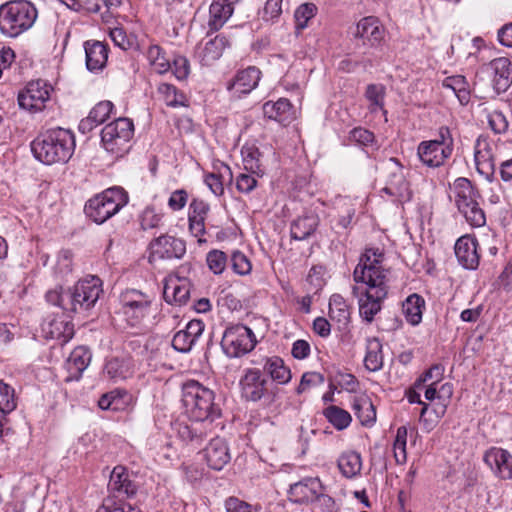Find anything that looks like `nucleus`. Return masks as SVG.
Instances as JSON below:
<instances>
[{
    "instance_id": "obj_1",
    "label": "nucleus",
    "mask_w": 512,
    "mask_h": 512,
    "mask_svg": "<svg viewBox=\"0 0 512 512\" xmlns=\"http://www.w3.org/2000/svg\"><path fill=\"white\" fill-rule=\"evenodd\" d=\"M384 253L366 248L353 271L352 295L358 301L359 315L370 324L381 311L390 288V271L383 266Z\"/></svg>"
},
{
    "instance_id": "obj_2",
    "label": "nucleus",
    "mask_w": 512,
    "mask_h": 512,
    "mask_svg": "<svg viewBox=\"0 0 512 512\" xmlns=\"http://www.w3.org/2000/svg\"><path fill=\"white\" fill-rule=\"evenodd\" d=\"M103 293L102 281L97 276L79 280L73 287L56 286L45 294L47 303L69 313H84L91 310Z\"/></svg>"
},
{
    "instance_id": "obj_3",
    "label": "nucleus",
    "mask_w": 512,
    "mask_h": 512,
    "mask_svg": "<svg viewBox=\"0 0 512 512\" xmlns=\"http://www.w3.org/2000/svg\"><path fill=\"white\" fill-rule=\"evenodd\" d=\"M214 400V391L198 381L189 380L182 385V406L184 413L192 421L213 422L218 419L221 408Z\"/></svg>"
},
{
    "instance_id": "obj_4",
    "label": "nucleus",
    "mask_w": 512,
    "mask_h": 512,
    "mask_svg": "<svg viewBox=\"0 0 512 512\" xmlns=\"http://www.w3.org/2000/svg\"><path fill=\"white\" fill-rule=\"evenodd\" d=\"M74 150V134L60 127L41 132L34 139V158L46 165L67 162Z\"/></svg>"
},
{
    "instance_id": "obj_5",
    "label": "nucleus",
    "mask_w": 512,
    "mask_h": 512,
    "mask_svg": "<svg viewBox=\"0 0 512 512\" xmlns=\"http://www.w3.org/2000/svg\"><path fill=\"white\" fill-rule=\"evenodd\" d=\"M128 200V194L122 187H112L91 198L84 211L95 223L102 224L127 205Z\"/></svg>"
},
{
    "instance_id": "obj_6",
    "label": "nucleus",
    "mask_w": 512,
    "mask_h": 512,
    "mask_svg": "<svg viewBox=\"0 0 512 512\" xmlns=\"http://www.w3.org/2000/svg\"><path fill=\"white\" fill-rule=\"evenodd\" d=\"M455 204L459 212L472 227H482L486 223L485 213L480 208L478 192L467 178H457L452 186Z\"/></svg>"
},
{
    "instance_id": "obj_7",
    "label": "nucleus",
    "mask_w": 512,
    "mask_h": 512,
    "mask_svg": "<svg viewBox=\"0 0 512 512\" xmlns=\"http://www.w3.org/2000/svg\"><path fill=\"white\" fill-rule=\"evenodd\" d=\"M32 5L25 0H14L0 6V30L16 37L32 27Z\"/></svg>"
},
{
    "instance_id": "obj_8",
    "label": "nucleus",
    "mask_w": 512,
    "mask_h": 512,
    "mask_svg": "<svg viewBox=\"0 0 512 512\" xmlns=\"http://www.w3.org/2000/svg\"><path fill=\"white\" fill-rule=\"evenodd\" d=\"M134 135V124L129 118L119 117L107 124L101 131L103 148L115 157H121L129 150Z\"/></svg>"
},
{
    "instance_id": "obj_9",
    "label": "nucleus",
    "mask_w": 512,
    "mask_h": 512,
    "mask_svg": "<svg viewBox=\"0 0 512 512\" xmlns=\"http://www.w3.org/2000/svg\"><path fill=\"white\" fill-rule=\"evenodd\" d=\"M256 345L253 330L243 324L227 327L221 339L223 353L229 358H240L250 353Z\"/></svg>"
},
{
    "instance_id": "obj_10",
    "label": "nucleus",
    "mask_w": 512,
    "mask_h": 512,
    "mask_svg": "<svg viewBox=\"0 0 512 512\" xmlns=\"http://www.w3.org/2000/svg\"><path fill=\"white\" fill-rule=\"evenodd\" d=\"M271 381L258 368H246L239 380L240 395L247 402L270 400Z\"/></svg>"
},
{
    "instance_id": "obj_11",
    "label": "nucleus",
    "mask_w": 512,
    "mask_h": 512,
    "mask_svg": "<svg viewBox=\"0 0 512 512\" xmlns=\"http://www.w3.org/2000/svg\"><path fill=\"white\" fill-rule=\"evenodd\" d=\"M153 297L136 289H128L120 296L121 313L127 323L134 327L139 325L150 313Z\"/></svg>"
},
{
    "instance_id": "obj_12",
    "label": "nucleus",
    "mask_w": 512,
    "mask_h": 512,
    "mask_svg": "<svg viewBox=\"0 0 512 512\" xmlns=\"http://www.w3.org/2000/svg\"><path fill=\"white\" fill-rule=\"evenodd\" d=\"M382 170L385 178V186L382 191L393 197L396 201H409L412 192L401 163L396 158H389L383 163Z\"/></svg>"
},
{
    "instance_id": "obj_13",
    "label": "nucleus",
    "mask_w": 512,
    "mask_h": 512,
    "mask_svg": "<svg viewBox=\"0 0 512 512\" xmlns=\"http://www.w3.org/2000/svg\"><path fill=\"white\" fill-rule=\"evenodd\" d=\"M482 72L491 78L497 94L506 92L512 85V63L507 57L493 59L483 67Z\"/></svg>"
},
{
    "instance_id": "obj_14",
    "label": "nucleus",
    "mask_w": 512,
    "mask_h": 512,
    "mask_svg": "<svg viewBox=\"0 0 512 512\" xmlns=\"http://www.w3.org/2000/svg\"><path fill=\"white\" fill-rule=\"evenodd\" d=\"M289 495L296 503L314 502L321 498L331 500L323 494V487L318 478H305L302 481L290 485Z\"/></svg>"
},
{
    "instance_id": "obj_15",
    "label": "nucleus",
    "mask_w": 512,
    "mask_h": 512,
    "mask_svg": "<svg viewBox=\"0 0 512 512\" xmlns=\"http://www.w3.org/2000/svg\"><path fill=\"white\" fill-rule=\"evenodd\" d=\"M151 256L159 259H180L186 252L185 242L171 235H161L151 244Z\"/></svg>"
},
{
    "instance_id": "obj_16",
    "label": "nucleus",
    "mask_w": 512,
    "mask_h": 512,
    "mask_svg": "<svg viewBox=\"0 0 512 512\" xmlns=\"http://www.w3.org/2000/svg\"><path fill=\"white\" fill-rule=\"evenodd\" d=\"M261 78V71L252 66L242 71H239L234 79L227 83V90L230 92L231 97L241 98L243 95L249 94L254 90Z\"/></svg>"
},
{
    "instance_id": "obj_17",
    "label": "nucleus",
    "mask_w": 512,
    "mask_h": 512,
    "mask_svg": "<svg viewBox=\"0 0 512 512\" xmlns=\"http://www.w3.org/2000/svg\"><path fill=\"white\" fill-rule=\"evenodd\" d=\"M474 159L479 174L491 181L495 172L493 145L487 138L478 137L474 147Z\"/></svg>"
},
{
    "instance_id": "obj_18",
    "label": "nucleus",
    "mask_w": 512,
    "mask_h": 512,
    "mask_svg": "<svg viewBox=\"0 0 512 512\" xmlns=\"http://www.w3.org/2000/svg\"><path fill=\"white\" fill-rule=\"evenodd\" d=\"M354 36L355 38L361 39L363 44H368L371 47H377L384 40L385 29L378 18L374 16H367L357 23Z\"/></svg>"
},
{
    "instance_id": "obj_19",
    "label": "nucleus",
    "mask_w": 512,
    "mask_h": 512,
    "mask_svg": "<svg viewBox=\"0 0 512 512\" xmlns=\"http://www.w3.org/2000/svg\"><path fill=\"white\" fill-rule=\"evenodd\" d=\"M484 462L497 477L504 480L512 479V455L507 450L490 448L484 454Z\"/></svg>"
},
{
    "instance_id": "obj_20",
    "label": "nucleus",
    "mask_w": 512,
    "mask_h": 512,
    "mask_svg": "<svg viewBox=\"0 0 512 512\" xmlns=\"http://www.w3.org/2000/svg\"><path fill=\"white\" fill-rule=\"evenodd\" d=\"M207 465L216 471L222 470L231 460L227 442L220 437L210 440L204 449Z\"/></svg>"
},
{
    "instance_id": "obj_21",
    "label": "nucleus",
    "mask_w": 512,
    "mask_h": 512,
    "mask_svg": "<svg viewBox=\"0 0 512 512\" xmlns=\"http://www.w3.org/2000/svg\"><path fill=\"white\" fill-rule=\"evenodd\" d=\"M204 323L201 320H191L185 329L178 331L173 339L172 346L181 353L189 352L204 331Z\"/></svg>"
},
{
    "instance_id": "obj_22",
    "label": "nucleus",
    "mask_w": 512,
    "mask_h": 512,
    "mask_svg": "<svg viewBox=\"0 0 512 512\" xmlns=\"http://www.w3.org/2000/svg\"><path fill=\"white\" fill-rule=\"evenodd\" d=\"M417 154L423 164L428 167H440L452 155L447 147L439 146L437 141H422L418 145Z\"/></svg>"
},
{
    "instance_id": "obj_23",
    "label": "nucleus",
    "mask_w": 512,
    "mask_h": 512,
    "mask_svg": "<svg viewBox=\"0 0 512 512\" xmlns=\"http://www.w3.org/2000/svg\"><path fill=\"white\" fill-rule=\"evenodd\" d=\"M478 242L470 236H462L455 243V255L466 269L474 270L479 265Z\"/></svg>"
},
{
    "instance_id": "obj_24",
    "label": "nucleus",
    "mask_w": 512,
    "mask_h": 512,
    "mask_svg": "<svg viewBox=\"0 0 512 512\" xmlns=\"http://www.w3.org/2000/svg\"><path fill=\"white\" fill-rule=\"evenodd\" d=\"M86 67L90 72L101 71L108 60V45L97 40L84 42Z\"/></svg>"
},
{
    "instance_id": "obj_25",
    "label": "nucleus",
    "mask_w": 512,
    "mask_h": 512,
    "mask_svg": "<svg viewBox=\"0 0 512 512\" xmlns=\"http://www.w3.org/2000/svg\"><path fill=\"white\" fill-rule=\"evenodd\" d=\"M191 287L186 278H170L164 285L163 297L167 303L185 305L190 298Z\"/></svg>"
},
{
    "instance_id": "obj_26",
    "label": "nucleus",
    "mask_w": 512,
    "mask_h": 512,
    "mask_svg": "<svg viewBox=\"0 0 512 512\" xmlns=\"http://www.w3.org/2000/svg\"><path fill=\"white\" fill-rule=\"evenodd\" d=\"M46 338L56 339L61 344L67 343L74 336V326L62 317L46 319L41 325Z\"/></svg>"
},
{
    "instance_id": "obj_27",
    "label": "nucleus",
    "mask_w": 512,
    "mask_h": 512,
    "mask_svg": "<svg viewBox=\"0 0 512 512\" xmlns=\"http://www.w3.org/2000/svg\"><path fill=\"white\" fill-rule=\"evenodd\" d=\"M92 354L85 346L76 347L66 361V369L69 373L67 381L78 380L91 362Z\"/></svg>"
},
{
    "instance_id": "obj_28",
    "label": "nucleus",
    "mask_w": 512,
    "mask_h": 512,
    "mask_svg": "<svg viewBox=\"0 0 512 512\" xmlns=\"http://www.w3.org/2000/svg\"><path fill=\"white\" fill-rule=\"evenodd\" d=\"M263 113L265 117L283 125L290 123L294 118L292 104L286 98H280L276 102H266L263 105Z\"/></svg>"
},
{
    "instance_id": "obj_29",
    "label": "nucleus",
    "mask_w": 512,
    "mask_h": 512,
    "mask_svg": "<svg viewBox=\"0 0 512 512\" xmlns=\"http://www.w3.org/2000/svg\"><path fill=\"white\" fill-rule=\"evenodd\" d=\"M234 12V6L227 0H213L209 8V28L218 31Z\"/></svg>"
},
{
    "instance_id": "obj_30",
    "label": "nucleus",
    "mask_w": 512,
    "mask_h": 512,
    "mask_svg": "<svg viewBox=\"0 0 512 512\" xmlns=\"http://www.w3.org/2000/svg\"><path fill=\"white\" fill-rule=\"evenodd\" d=\"M261 371L278 384H286L291 380L290 369L285 365L283 359L278 356L264 358L263 370Z\"/></svg>"
},
{
    "instance_id": "obj_31",
    "label": "nucleus",
    "mask_w": 512,
    "mask_h": 512,
    "mask_svg": "<svg viewBox=\"0 0 512 512\" xmlns=\"http://www.w3.org/2000/svg\"><path fill=\"white\" fill-rule=\"evenodd\" d=\"M132 361L129 356H115L107 360L105 373L114 381L124 380L132 374Z\"/></svg>"
},
{
    "instance_id": "obj_32",
    "label": "nucleus",
    "mask_w": 512,
    "mask_h": 512,
    "mask_svg": "<svg viewBox=\"0 0 512 512\" xmlns=\"http://www.w3.org/2000/svg\"><path fill=\"white\" fill-rule=\"evenodd\" d=\"M352 409L361 425L371 427L376 421V409L371 399L362 395L355 397L352 403Z\"/></svg>"
},
{
    "instance_id": "obj_33",
    "label": "nucleus",
    "mask_w": 512,
    "mask_h": 512,
    "mask_svg": "<svg viewBox=\"0 0 512 512\" xmlns=\"http://www.w3.org/2000/svg\"><path fill=\"white\" fill-rule=\"evenodd\" d=\"M243 165L246 171L256 176H262L265 169L262 161V153L254 144H246L241 149Z\"/></svg>"
},
{
    "instance_id": "obj_34",
    "label": "nucleus",
    "mask_w": 512,
    "mask_h": 512,
    "mask_svg": "<svg viewBox=\"0 0 512 512\" xmlns=\"http://www.w3.org/2000/svg\"><path fill=\"white\" fill-rule=\"evenodd\" d=\"M228 46L229 41L224 35L220 34L215 36V38L205 43L200 53L201 62L204 65L212 64L222 56L223 51Z\"/></svg>"
},
{
    "instance_id": "obj_35",
    "label": "nucleus",
    "mask_w": 512,
    "mask_h": 512,
    "mask_svg": "<svg viewBox=\"0 0 512 512\" xmlns=\"http://www.w3.org/2000/svg\"><path fill=\"white\" fill-rule=\"evenodd\" d=\"M425 308V300L422 296L414 293L409 295L402 304V310L408 323L413 326L422 321V314Z\"/></svg>"
},
{
    "instance_id": "obj_36",
    "label": "nucleus",
    "mask_w": 512,
    "mask_h": 512,
    "mask_svg": "<svg viewBox=\"0 0 512 512\" xmlns=\"http://www.w3.org/2000/svg\"><path fill=\"white\" fill-rule=\"evenodd\" d=\"M341 474L346 478H354L361 473L362 458L360 453L346 451L340 455L337 461Z\"/></svg>"
},
{
    "instance_id": "obj_37",
    "label": "nucleus",
    "mask_w": 512,
    "mask_h": 512,
    "mask_svg": "<svg viewBox=\"0 0 512 512\" xmlns=\"http://www.w3.org/2000/svg\"><path fill=\"white\" fill-rule=\"evenodd\" d=\"M318 225V219L314 215L299 217L290 227V234L294 240H305L311 236Z\"/></svg>"
},
{
    "instance_id": "obj_38",
    "label": "nucleus",
    "mask_w": 512,
    "mask_h": 512,
    "mask_svg": "<svg viewBox=\"0 0 512 512\" xmlns=\"http://www.w3.org/2000/svg\"><path fill=\"white\" fill-rule=\"evenodd\" d=\"M366 369L377 372L383 367L382 344L378 338L367 340V351L364 358Z\"/></svg>"
},
{
    "instance_id": "obj_39",
    "label": "nucleus",
    "mask_w": 512,
    "mask_h": 512,
    "mask_svg": "<svg viewBox=\"0 0 512 512\" xmlns=\"http://www.w3.org/2000/svg\"><path fill=\"white\" fill-rule=\"evenodd\" d=\"M443 88L449 89L457 97L462 105L470 100V90L466 78L462 75L447 77L443 80Z\"/></svg>"
},
{
    "instance_id": "obj_40",
    "label": "nucleus",
    "mask_w": 512,
    "mask_h": 512,
    "mask_svg": "<svg viewBox=\"0 0 512 512\" xmlns=\"http://www.w3.org/2000/svg\"><path fill=\"white\" fill-rule=\"evenodd\" d=\"M329 316L332 320L346 325L350 319V310L340 294H333L329 300Z\"/></svg>"
},
{
    "instance_id": "obj_41",
    "label": "nucleus",
    "mask_w": 512,
    "mask_h": 512,
    "mask_svg": "<svg viewBox=\"0 0 512 512\" xmlns=\"http://www.w3.org/2000/svg\"><path fill=\"white\" fill-rule=\"evenodd\" d=\"M386 95V88L383 84H369L366 87L365 97L370 102L369 110L375 113L381 110L384 114L387 111L384 109V99Z\"/></svg>"
},
{
    "instance_id": "obj_42",
    "label": "nucleus",
    "mask_w": 512,
    "mask_h": 512,
    "mask_svg": "<svg viewBox=\"0 0 512 512\" xmlns=\"http://www.w3.org/2000/svg\"><path fill=\"white\" fill-rule=\"evenodd\" d=\"M150 66L156 73L163 74L167 72L171 65L165 57L162 48L158 45H150L146 52Z\"/></svg>"
},
{
    "instance_id": "obj_43",
    "label": "nucleus",
    "mask_w": 512,
    "mask_h": 512,
    "mask_svg": "<svg viewBox=\"0 0 512 512\" xmlns=\"http://www.w3.org/2000/svg\"><path fill=\"white\" fill-rule=\"evenodd\" d=\"M166 105L171 107L185 106L186 97L174 85L161 83L157 89Z\"/></svg>"
},
{
    "instance_id": "obj_44",
    "label": "nucleus",
    "mask_w": 512,
    "mask_h": 512,
    "mask_svg": "<svg viewBox=\"0 0 512 512\" xmlns=\"http://www.w3.org/2000/svg\"><path fill=\"white\" fill-rule=\"evenodd\" d=\"M323 413L327 420L337 430H343L347 428L352 421L350 413L338 406L331 405L327 407Z\"/></svg>"
},
{
    "instance_id": "obj_45",
    "label": "nucleus",
    "mask_w": 512,
    "mask_h": 512,
    "mask_svg": "<svg viewBox=\"0 0 512 512\" xmlns=\"http://www.w3.org/2000/svg\"><path fill=\"white\" fill-rule=\"evenodd\" d=\"M108 486L111 490L127 495L133 492L131 481L128 479L125 469L121 466L115 467L111 472Z\"/></svg>"
},
{
    "instance_id": "obj_46",
    "label": "nucleus",
    "mask_w": 512,
    "mask_h": 512,
    "mask_svg": "<svg viewBox=\"0 0 512 512\" xmlns=\"http://www.w3.org/2000/svg\"><path fill=\"white\" fill-rule=\"evenodd\" d=\"M51 92H53V87L47 81L41 79L34 81V112L45 108L44 103L50 100Z\"/></svg>"
},
{
    "instance_id": "obj_47",
    "label": "nucleus",
    "mask_w": 512,
    "mask_h": 512,
    "mask_svg": "<svg viewBox=\"0 0 512 512\" xmlns=\"http://www.w3.org/2000/svg\"><path fill=\"white\" fill-rule=\"evenodd\" d=\"M407 428L400 426L397 429L396 437L393 443L394 457L398 464H404L407 460Z\"/></svg>"
},
{
    "instance_id": "obj_48",
    "label": "nucleus",
    "mask_w": 512,
    "mask_h": 512,
    "mask_svg": "<svg viewBox=\"0 0 512 512\" xmlns=\"http://www.w3.org/2000/svg\"><path fill=\"white\" fill-rule=\"evenodd\" d=\"M316 13L317 7L315 4L304 3L300 5L294 13L296 28L298 30L306 28L309 20L312 19L316 15Z\"/></svg>"
},
{
    "instance_id": "obj_49",
    "label": "nucleus",
    "mask_w": 512,
    "mask_h": 512,
    "mask_svg": "<svg viewBox=\"0 0 512 512\" xmlns=\"http://www.w3.org/2000/svg\"><path fill=\"white\" fill-rule=\"evenodd\" d=\"M15 408L14 389L0 381V415L4 416Z\"/></svg>"
},
{
    "instance_id": "obj_50",
    "label": "nucleus",
    "mask_w": 512,
    "mask_h": 512,
    "mask_svg": "<svg viewBox=\"0 0 512 512\" xmlns=\"http://www.w3.org/2000/svg\"><path fill=\"white\" fill-rule=\"evenodd\" d=\"M206 262L214 274H221L227 264V256L223 251L212 250L207 253Z\"/></svg>"
},
{
    "instance_id": "obj_51",
    "label": "nucleus",
    "mask_w": 512,
    "mask_h": 512,
    "mask_svg": "<svg viewBox=\"0 0 512 512\" xmlns=\"http://www.w3.org/2000/svg\"><path fill=\"white\" fill-rule=\"evenodd\" d=\"M231 267L236 274L241 276L250 274L252 270V264L248 257L238 250L231 255Z\"/></svg>"
},
{
    "instance_id": "obj_52",
    "label": "nucleus",
    "mask_w": 512,
    "mask_h": 512,
    "mask_svg": "<svg viewBox=\"0 0 512 512\" xmlns=\"http://www.w3.org/2000/svg\"><path fill=\"white\" fill-rule=\"evenodd\" d=\"M113 108L114 105L111 101H101L91 109L89 113L90 119H93L96 124L100 125L109 118Z\"/></svg>"
},
{
    "instance_id": "obj_53",
    "label": "nucleus",
    "mask_w": 512,
    "mask_h": 512,
    "mask_svg": "<svg viewBox=\"0 0 512 512\" xmlns=\"http://www.w3.org/2000/svg\"><path fill=\"white\" fill-rule=\"evenodd\" d=\"M487 119L490 128L496 134H502L508 130L509 122L503 112L499 110H493L488 113Z\"/></svg>"
},
{
    "instance_id": "obj_54",
    "label": "nucleus",
    "mask_w": 512,
    "mask_h": 512,
    "mask_svg": "<svg viewBox=\"0 0 512 512\" xmlns=\"http://www.w3.org/2000/svg\"><path fill=\"white\" fill-rule=\"evenodd\" d=\"M112 401V411H123L130 406L132 396L124 389H114L110 395Z\"/></svg>"
},
{
    "instance_id": "obj_55",
    "label": "nucleus",
    "mask_w": 512,
    "mask_h": 512,
    "mask_svg": "<svg viewBox=\"0 0 512 512\" xmlns=\"http://www.w3.org/2000/svg\"><path fill=\"white\" fill-rule=\"evenodd\" d=\"M324 383V376L319 372H306L302 375L297 393L302 394L310 387L319 386Z\"/></svg>"
},
{
    "instance_id": "obj_56",
    "label": "nucleus",
    "mask_w": 512,
    "mask_h": 512,
    "mask_svg": "<svg viewBox=\"0 0 512 512\" xmlns=\"http://www.w3.org/2000/svg\"><path fill=\"white\" fill-rule=\"evenodd\" d=\"M350 140L362 146H374L375 136L373 132L362 128H354L350 132Z\"/></svg>"
},
{
    "instance_id": "obj_57",
    "label": "nucleus",
    "mask_w": 512,
    "mask_h": 512,
    "mask_svg": "<svg viewBox=\"0 0 512 512\" xmlns=\"http://www.w3.org/2000/svg\"><path fill=\"white\" fill-rule=\"evenodd\" d=\"M444 368L441 365H433L420 378L415 381L416 388H423V384L431 381L438 383L443 375Z\"/></svg>"
},
{
    "instance_id": "obj_58",
    "label": "nucleus",
    "mask_w": 512,
    "mask_h": 512,
    "mask_svg": "<svg viewBox=\"0 0 512 512\" xmlns=\"http://www.w3.org/2000/svg\"><path fill=\"white\" fill-rule=\"evenodd\" d=\"M227 512H257V509L251 504L236 497H230L225 501Z\"/></svg>"
},
{
    "instance_id": "obj_59",
    "label": "nucleus",
    "mask_w": 512,
    "mask_h": 512,
    "mask_svg": "<svg viewBox=\"0 0 512 512\" xmlns=\"http://www.w3.org/2000/svg\"><path fill=\"white\" fill-rule=\"evenodd\" d=\"M257 185V180L253 175L241 173L236 178V188L241 193H250Z\"/></svg>"
},
{
    "instance_id": "obj_60",
    "label": "nucleus",
    "mask_w": 512,
    "mask_h": 512,
    "mask_svg": "<svg viewBox=\"0 0 512 512\" xmlns=\"http://www.w3.org/2000/svg\"><path fill=\"white\" fill-rule=\"evenodd\" d=\"M190 71V65L187 58L183 56H177L173 60V73L179 80L187 78Z\"/></svg>"
},
{
    "instance_id": "obj_61",
    "label": "nucleus",
    "mask_w": 512,
    "mask_h": 512,
    "mask_svg": "<svg viewBox=\"0 0 512 512\" xmlns=\"http://www.w3.org/2000/svg\"><path fill=\"white\" fill-rule=\"evenodd\" d=\"M188 200V194L184 189L174 191L168 200V206L173 211H179L185 207Z\"/></svg>"
},
{
    "instance_id": "obj_62",
    "label": "nucleus",
    "mask_w": 512,
    "mask_h": 512,
    "mask_svg": "<svg viewBox=\"0 0 512 512\" xmlns=\"http://www.w3.org/2000/svg\"><path fill=\"white\" fill-rule=\"evenodd\" d=\"M190 212L188 218L204 219L209 211V205L203 200L194 199L190 203Z\"/></svg>"
},
{
    "instance_id": "obj_63",
    "label": "nucleus",
    "mask_w": 512,
    "mask_h": 512,
    "mask_svg": "<svg viewBox=\"0 0 512 512\" xmlns=\"http://www.w3.org/2000/svg\"><path fill=\"white\" fill-rule=\"evenodd\" d=\"M204 182L214 195L220 196L223 194L224 186L221 180V176L214 173L207 174L205 176Z\"/></svg>"
},
{
    "instance_id": "obj_64",
    "label": "nucleus",
    "mask_w": 512,
    "mask_h": 512,
    "mask_svg": "<svg viewBox=\"0 0 512 512\" xmlns=\"http://www.w3.org/2000/svg\"><path fill=\"white\" fill-rule=\"evenodd\" d=\"M291 353L296 359H305L310 355V344L302 339L296 340L292 345Z\"/></svg>"
}]
</instances>
